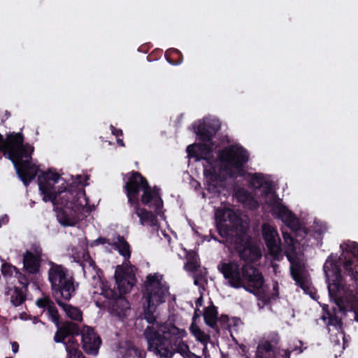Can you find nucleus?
Returning <instances> with one entry per match:
<instances>
[{"label": "nucleus", "instance_id": "30", "mask_svg": "<svg viewBox=\"0 0 358 358\" xmlns=\"http://www.w3.org/2000/svg\"><path fill=\"white\" fill-rule=\"evenodd\" d=\"M112 245L126 260H129V259L131 257L130 245L125 240L124 236L118 234L117 236V241L113 243Z\"/></svg>", "mask_w": 358, "mask_h": 358}, {"label": "nucleus", "instance_id": "41", "mask_svg": "<svg viewBox=\"0 0 358 358\" xmlns=\"http://www.w3.org/2000/svg\"><path fill=\"white\" fill-rule=\"evenodd\" d=\"M16 268L8 263H3L1 265V273L4 277H10L13 275V271L15 270Z\"/></svg>", "mask_w": 358, "mask_h": 358}, {"label": "nucleus", "instance_id": "56", "mask_svg": "<svg viewBox=\"0 0 358 358\" xmlns=\"http://www.w3.org/2000/svg\"><path fill=\"white\" fill-rule=\"evenodd\" d=\"M75 358H86L83 352L80 350H75Z\"/></svg>", "mask_w": 358, "mask_h": 358}, {"label": "nucleus", "instance_id": "45", "mask_svg": "<svg viewBox=\"0 0 358 358\" xmlns=\"http://www.w3.org/2000/svg\"><path fill=\"white\" fill-rule=\"evenodd\" d=\"M217 321L220 324V327L222 329L224 330H230L231 325L229 324V318L227 315H221L220 317H218Z\"/></svg>", "mask_w": 358, "mask_h": 358}, {"label": "nucleus", "instance_id": "20", "mask_svg": "<svg viewBox=\"0 0 358 358\" xmlns=\"http://www.w3.org/2000/svg\"><path fill=\"white\" fill-rule=\"evenodd\" d=\"M222 237L226 239V242L233 245L236 252L252 243L251 237L247 234L241 224L234 223L231 232L230 231L228 235L222 236Z\"/></svg>", "mask_w": 358, "mask_h": 358}, {"label": "nucleus", "instance_id": "33", "mask_svg": "<svg viewBox=\"0 0 358 358\" xmlns=\"http://www.w3.org/2000/svg\"><path fill=\"white\" fill-rule=\"evenodd\" d=\"M186 257L187 262L185 264L184 266L185 269L190 272L196 271L200 266L199 264L197 262L199 258L197 253L194 251L191 250L187 253Z\"/></svg>", "mask_w": 358, "mask_h": 358}, {"label": "nucleus", "instance_id": "8", "mask_svg": "<svg viewBox=\"0 0 358 358\" xmlns=\"http://www.w3.org/2000/svg\"><path fill=\"white\" fill-rule=\"evenodd\" d=\"M169 287L163 285L157 274H149L144 283L143 296L145 299L143 304V318L151 324L157 322L155 313L158 306L166 301V296L169 294Z\"/></svg>", "mask_w": 358, "mask_h": 358}, {"label": "nucleus", "instance_id": "34", "mask_svg": "<svg viewBox=\"0 0 358 358\" xmlns=\"http://www.w3.org/2000/svg\"><path fill=\"white\" fill-rule=\"evenodd\" d=\"M189 331L198 341L204 345H207L210 340V336L202 331L199 326L192 322L190 325Z\"/></svg>", "mask_w": 358, "mask_h": 358}, {"label": "nucleus", "instance_id": "23", "mask_svg": "<svg viewBox=\"0 0 358 358\" xmlns=\"http://www.w3.org/2000/svg\"><path fill=\"white\" fill-rule=\"evenodd\" d=\"M129 206L133 208L131 213V217H134V215H137L141 225L149 224L151 227H155L157 224V213L155 215L152 211L141 208L140 203Z\"/></svg>", "mask_w": 358, "mask_h": 358}, {"label": "nucleus", "instance_id": "17", "mask_svg": "<svg viewBox=\"0 0 358 358\" xmlns=\"http://www.w3.org/2000/svg\"><path fill=\"white\" fill-rule=\"evenodd\" d=\"M142 192L143 194L139 198L140 203L149 208H154L155 213L159 215L164 205L160 195V188L157 186L152 187L148 182Z\"/></svg>", "mask_w": 358, "mask_h": 358}, {"label": "nucleus", "instance_id": "29", "mask_svg": "<svg viewBox=\"0 0 358 358\" xmlns=\"http://www.w3.org/2000/svg\"><path fill=\"white\" fill-rule=\"evenodd\" d=\"M241 259L245 262H255L260 257L257 248L251 243L237 252Z\"/></svg>", "mask_w": 358, "mask_h": 358}, {"label": "nucleus", "instance_id": "24", "mask_svg": "<svg viewBox=\"0 0 358 358\" xmlns=\"http://www.w3.org/2000/svg\"><path fill=\"white\" fill-rule=\"evenodd\" d=\"M276 351L268 342H261L258 344L255 358H275ZM291 351L286 350L282 355V358H290Z\"/></svg>", "mask_w": 358, "mask_h": 358}, {"label": "nucleus", "instance_id": "32", "mask_svg": "<svg viewBox=\"0 0 358 358\" xmlns=\"http://www.w3.org/2000/svg\"><path fill=\"white\" fill-rule=\"evenodd\" d=\"M166 61L172 65L180 64L183 57L182 52L176 48L168 49L164 54Z\"/></svg>", "mask_w": 358, "mask_h": 358}, {"label": "nucleus", "instance_id": "50", "mask_svg": "<svg viewBox=\"0 0 358 358\" xmlns=\"http://www.w3.org/2000/svg\"><path fill=\"white\" fill-rule=\"evenodd\" d=\"M108 244V245H112V243L110 242L109 239L108 238H104V237H99L97 239H96L94 241V245H98V244Z\"/></svg>", "mask_w": 358, "mask_h": 358}, {"label": "nucleus", "instance_id": "51", "mask_svg": "<svg viewBox=\"0 0 358 358\" xmlns=\"http://www.w3.org/2000/svg\"><path fill=\"white\" fill-rule=\"evenodd\" d=\"M112 134L117 138L123 136V131L121 129H117L113 125L110 127Z\"/></svg>", "mask_w": 358, "mask_h": 358}, {"label": "nucleus", "instance_id": "3", "mask_svg": "<svg viewBox=\"0 0 358 358\" xmlns=\"http://www.w3.org/2000/svg\"><path fill=\"white\" fill-rule=\"evenodd\" d=\"M24 142V136L21 132H8L5 138L0 133V159L4 157L11 161L18 177L27 187L36 178L39 169L31 163L34 146Z\"/></svg>", "mask_w": 358, "mask_h": 358}, {"label": "nucleus", "instance_id": "42", "mask_svg": "<svg viewBox=\"0 0 358 358\" xmlns=\"http://www.w3.org/2000/svg\"><path fill=\"white\" fill-rule=\"evenodd\" d=\"M280 336L278 333L271 332L268 337V340L264 341V342H268L270 345L273 347L274 350H275L276 346L278 345L280 342Z\"/></svg>", "mask_w": 358, "mask_h": 358}, {"label": "nucleus", "instance_id": "59", "mask_svg": "<svg viewBox=\"0 0 358 358\" xmlns=\"http://www.w3.org/2000/svg\"><path fill=\"white\" fill-rule=\"evenodd\" d=\"M117 143L120 145V146H122L124 147V143L122 139L120 138H117Z\"/></svg>", "mask_w": 358, "mask_h": 358}, {"label": "nucleus", "instance_id": "26", "mask_svg": "<svg viewBox=\"0 0 358 358\" xmlns=\"http://www.w3.org/2000/svg\"><path fill=\"white\" fill-rule=\"evenodd\" d=\"M206 143V142H203V143H198L189 145L187 148V151L189 155L197 157L198 159L199 157L212 155L213 147L212 145Z\"/></svg>", "mask_w": 358, "mask_h": 358}, {"label": "nucleus", "instance_id": "7", "mask_svg": "<svg viewBox=\"0 0 358 358\" xmlns=\"http://www.w3.org/2000/svg\"><path fill=\"white\" fill-rule=\"evenodd\" d=\"M48 280L51 286V291L55 301L64 300L69 301L76 294L78 283L76 282L73 274L62 264L53 262L48 263Z\"/></svg>", "mask_w": 358, "mask_h": 358}, {"label": "nucleus", "instance_id": "48", "mask_svg": "<svg viewBox=\"0 0 358 358\" xmlns=\"http://www.w3.org/2000/svg\"><path fill=\"white\" fill-rule=\"evenodd\" d=\"M199 159H203L205 161V164H203V165H209V166L217 165V160H216L215 157H214L213 154H212V155H208V156H206V157H199Z\"/></svg>", "mask_w": 358, "mask_h": 358}, {"label": "nucleus", "instance_id": "55", "mask_svg": "<svg viewBox=\"0 0 358 358\" xmlns=\"http://www.w3.org/2000/svg\"><path fill=\"white\" fill-rule=\"evenodd\" d=\"M200 315H201V310H199V308H196L195 310H194V315H193V321H195L196 318H199L200 317Z\"/></svg>", "mask_w": 358, "mask_h": 358}, {"label": "nucleus", "instance_id": "22", "mask_svg": "<svg viewBox=\"0 0 358 358\" xmlns=\"http://www.w3.org/2000/svg\"><path fill=\"white\" fill-rule=\"evenodd\" d=\"M233 211L225 210L223 209H217L215 212V223L216 228L220 236H227L229 233L231 232V228L234 227V224H227V218L231 220L234 216Z\"/></svg>", "mask_w": 358, "mask_h": 358}, {"label": "nucleus", "instance_id": "2", "mask_svg": "<svg viewBox=\"0 0 358 358\" xmlns=\"http://www.w3.org/2000/svg\"><path fill=\"white\" fill-rule=\"evenodd\" d=\"M340 249L337 261L343 271L341 269L339 290L348 312H353L354 320L358 322V243L348 240L340 245Z\"/></svg>", "mask_w": 358, "mask_h": 358}, {"label": "nucleus", "instance_id": "61", "mask_svg": "<svg viewBox=\"0 0 358 358\" xmlns=\"http://www.w3.org/2000/svg\"><path fill=\"white\" fill-rule=\"evenodd\" d=\"M194 284L197 285V280H194Z\"/></svg>", "mask_w": 358, "mask_h": 358}, {"label": "nucleus", "instance_id": "58", "mask_svg": "<svg viewBox=\"0 0 358 358\" xmlns=\"http://www.w3.org/2000/svg\"><path fill=\"white\" fill-rule=\"evenodd\" d=\"M75 350H78L76 348H73L69 351V354L70 355L69 356L68 358H72V355H73L75 357Z\"/></svg>", "mask_w": 358, "mask_h": 358}, {"label": "nucleus", "instance_id": "63", "mask_svg": "<svg viewBox=\"0 0 358 358\" xmlns=\"http://www.w3.org/2000/svg\"><path fill=\"white\" fill-rule=\"evenodd\" d=\"M6 358H13V357H6Z\"/></svg>", "mask_w": 358, "mask_h": 358}, {"label": "nucleus", "instance_id": "39", "mask_svg": "<svg viewBox=\"0 0 358 358\" xmlns=\"http://www.w3.org/2000/svg\"><path fill=\"white\" fill-rule=\"evenodd\" d=\"M47 310L48 315L51 318L52 321L55 323V324L57 327H58L59 325L60 316L58 313L57 308H56L53 302L52 304H51Z\"/></svg>", "mask_w": 358, "mask_h": 358}, {"label": "nucleus", "instance_id": "52", "mask_svg": "<svg viewBox=\"0 0 358 358\" xmlns=\"http://www.w3.org/2000/svg\"><path fill=\"white\" fill-rule=\"evenodd\" d=\"M9 221L8 216L5 214L0 217V227L2 224H6Z\"/></svg>", "mask_w": 358, "mask_h": 358}, {"label": "nucleus", "instance_id": "6", "mask_svg": "<svg viewBox=\"0 0 358 358\" xmlns=\"http://www.w3.org/2000/svg\"><path fill=\"white\" fill-rule=\"evenodd\" d=\"M115 289H103V294L109 299L108 309L111 313L122 317L125 315L130 305L124 295L129 293L136 281L131 266L117 265L115 271Z\"/></svg>", "mask_w": 358, "mask_h": 358}, {"label": "nucleus", "instance_id": "54", "mask_svg": "<svg viewBox=\"0 0 358 358\" xmlns=\"http://www.w3.org/2000/svg\"><path fill=\"white\" fill-rule=\"evenodd\" d=\"M11 345H12V350L14 353H16L18 352V350H19V345L17 342L14 341L13 343H11Z\"/></svg>", "mask_w": 358, "mask_h": 358}, {"label": "nucleus", "instance_id": "10", "mask_svg": "<svg viewBox=\"0 0 358 358\" xmlns=\"http://www.w3.org/2000/svg\"><path fill=\"white\" fill-rule=\"evenodd\" d=\"M148 181L141 173L132 171L127 174V181L124 190L129 206L140 203L139 194L148 185Z\"/></svg>", "mask_w": 358, "mask_h": 358}, {"label": "nucleus", "instance_id": "49", "mask_svg": "<svg viewBox=\"0 0 358 358\" xmlns=\"http://www.w3.org/2000/svg\"><path fill=\"white\" fill-rule=\"evenodd\" d=\"M279 285L277 281H275L273 284V293L271 294V296L273 301H276L279 299Z\"/></svg>", "mask_w": 358, "mask_h": 358}, {"label": "nucleus", "instance_id": "47", "mask_svg": "<svg viewBox=\"0 0 358 358\" xmlns=\"http://www.w3.org/2000/svg\"><path fill=\"white\" fill-rule=\"evenodd\" d=\"M18 282L22 285L21 288L24 291H27L29 285V278L26 275L20 273L18 278Z\"/></svg>", "mask_w": 358, "mask_h": 358}, {"label": "nucleus", "instance_id": "13", "mask_svg": "<svg viewBox=\"0 0 358 358\" xmlns=\"http://www.w3.org/2000/svg\"><path fill=\"white\" fill-rule=\"evenodd\" d=\"M242 283L245 291H255V289L262 288L264 285V278L259 268L252 265L242 266Z\"/></svg>", "mask_w": 358, "mask_h": 358}, {"label": "nucleus", "instance_id": "9", "mask_svg": "<svg viewBox=\"0 0 358 358\" xmlns=\"http://www.w3.org/2000/svg\"><path fill=\"white\" fill-rule=\"evenodd\" d=\"M250 158L249 153L243 146L231 145L218 152V159L221 164L220 170L229 177L234 175V169L239 176L245 173V164Z\"/></svg>", "mask_w": 358, "mask_h": 358}, {"label": "nucleus", "instance_id": "40", "mask_svg": "<svg viewBox=\"0 0 358 358\" xmlns=\"http://www.w3.org/2000/svg\"><path fill=\"white\" fill-rule=\"evenodd\" d=\"M38 176H43L46 179V180L52 181L53 182L57 183L59 180V175L56 172H52L51 171H42L41 174Z\"/></svg>", "mask_w": 358, "mask_h": 358}, {"label": "nucleus", "instance_id": "53", "mask_svg": "<svg viewBox=\"0 0 358 358\" xmlns=\"http://www.w3.org/2000/svg\"><path fill=\"white\" fill-rule=\"evenodd\" d=\"M203 296H200L195 301V304L196 306V308H199L203 305Z\"/></svg>", "mask_w": 358, "mask_h": 358}, {"label": "nucleus", "instance_id": "25", "mask_svg": "<svg viewBox=\"0 0 358 358\" xmlns=\"http://www.w3.org/2000/svg\"><path fill=\"white\" fill-rule=\"evenodd\" d=\"M203 176L206 179L205 185H207V189L210 191L217 187V183L220 178V175L217 171V165H203Z\"/></svg>", "mask_w": 358, "mask_h": 358}, {"label": "nucleus", "instance_id": "19", "mask_svg": "<svg viewBox=\"0 0 358 358\" xmlns=\"http://www.w3.org/2000/svg\"><path fill=\"white\" fill-rule=\"evenodd\" d=\"M80 335L83 350L88 355H96L101 344L100 336L89 326L83 327Z\"/></svg>", "mask_w": 358, "mask_h": 358}, {"label": "nucleus", "instance_id": "43", "mask_svg": "<svg viewBox=\"0 0 358 358\" xmlns=\"http://www.w3.org/2000/svg\"><path fill=\"white\" fill-rule=\"evenodd\" d=\"M82 259H83V261L84 262L88 264L89 266L92 268L93 270H96L97 268L96 262L92 258L89 251H85L83 252Z\"/></svg>", "mask_w": 358, "mask_h": 358}, {"label": "nucleus", "instance_id": "62", "mask_svg": "<svg viewBox=\"0 0 358 358\" xmlns=\"http://www.w3.org/2000/svg\"><path fill=\"white\" fill-rule=\"evenodd\" d=\"M152 55H148V58L151 57Z\"/></svg>", "mask_w": 358, "mask_h": 358}, {"label": "nucleus", "instance_id": "44", "mask_svg": "<svg viewBox=\"0 0 358 358\" xmlns=\"http://www.w3.org/2000/svg\"><path fill=\"white\" fill-rule=\"evenodd\" d=\"M236 195H237L238 200L243 203L246 202L251 198V196H250V194L249 193V192L245 189H239L237 192Z\"/></svg>", "mask_w": 358, "mask_h": 358}, {"label": "nucleus", "instance_id": "36", "mask_svg": "<svg viewBox=\"0 0 358 358\" xmlns=\"http://www.w3.org/2000/svg\"><path fill=\"white\" fill-rule=\"evenodd\" d=\"M251 184L257 189H260L264 185H267L270 188V185L264 179L262 173H255L251 176Z\"/></svg>", "mask_w": 358, "mask_h": 358}, {"label": "nucleus", "instance_id": "60", "mask_svg": "<svg viewBox=\"0 0 358 358\" xmlns=\"http://www.w3.org/2000/svg\"><path fill=\"white\" fill-rule=\"evenodd\" d=\"M155 52L161 54L162 52V50H155V52H152V54H155Z\"/></svg>", "mask_w": 358, "mask_h": 358}, {"label": "nucleus", "instance_id": "21", "mask_svg": "<svg viewBox=\"0 0 358 358\" xmlns=\"http://www.w3.org/2000/svg\"><path fill=\"white\" fill-rule=\"evenodd\" d=\"M220 123L218 121L199 123L194 128V131L203 142H210L217 132L220 129Z\"/></svg>", "mask_w": 358, "mask_h": 358}, {"label": "nucleus", "instance_id": "35", "mask_svg": "<svg viewBox=\"0 0 358 358\" xmlns=\"http://www.w3.org/2000/svg\"><path fill=\"white\" fill-rule=\"evenodd\" d=\"M255 291H250V293L253 294L257 296L259 301H261L264 306H268L271 304L272 299L271 295L267 294L264 286L262 288L255 289Z\"/></svg>", "mask_w": 358, "mask_h": 358}, {"label": "nucleus", "instance_id": "1", "mask_svg": "<svg viewBox=\"0 0 358 358\" xmlns=\"http://www.w3.org/2000/svg\"><path fill=\"white\" fill-rule=\"evenodd\" d=\"M38 184L43 196V200L45 202L51 201L55 206L58 222L64 227L75 226L87 203L85 190L70 187L61 192H56V183L47 181L43 176H38Z\"/></svg>", "mask_w": 358, "mask_h": 358}, {"label": "nucleus", "instance_id": "46", "mask_svg": "<svg viewBox=\"0 0 358 358\" xmlns=\"http://www.w3.org/2000/svg\"><path fill=\"white\" fill-rule=\"evenodd\" d=\"M51 304H52V301L48 297L41 298L36 301V305L39 308H46L48 309Z\"/></svg>", "mask_w": 358, "mask_h": 358}, {"label": "nucleus", "instance_id": "11", "mask_svg": "<svg viewBox=\"0 0 358 358\" xmlns=\"http://www.w3.org/2000/svg\"><path fill=\"white\" fill-rule=\"evenodd\" d=\"M269 206L272 215L281 220L288 227L293 230H296L299 227L298 218L282 203V200L277 195L275 194L271 198Z\"/></svg>", "mask_w": 358, "mask_h": 358}, {"label": "nucleus", "instance_id": "5", "mask_svg": "<svg viewBox=\"0 0 358 358\" xmlns=\"http://www.w3.org/2000/svg\"><path fill=\"white\" fill-rule=\"evenodd\" d=\"M323 270L326 276L329 299L334 305L330 308L329 305L322 306L323 320L328 319V326H333L337 330L342 329V317L346 316L348 310L344 306L339 290L341 283V268L338 264L337 255L331 253L327 259Z\"/></svg>", "mask_w": 358, "mask_h": 358}, {"label": "nucleus", "instance_id": "27", "mask_svg": "<svg viewBox=\"0 0 358 358\" xmlns=\"http://www.w3.org/2000/svg\"><path fill=\"white\" fill-rule=\"evenodd\" d=\"M210 306L204 308L203 311V319L205 323L210 327L217 329V320H218V312L217 308L213 304V303L210 302Z\"/></svg>", "mask_w": 358, "mask_h": 358}, {"label": "nucleus", "instance_id": "12", "mask_svg": "<svg viewBox=\"0 0 358 358\" xmlns=\"http://www.w3.org/2000/svg\"><path fill=\"white\" fill-rule=\"evenodd\" d=\"M218 271L223 275L224 279L227 280L230 287L239 289L243 284L242 283V266L235 261H229L228 262H221L217 265Z\"/></svg>", "mask_w": 358, "mask_h": 358}, {"label": "nucleus", "instance_id": "31", "mask_svg": "<svg viewBox=\"0 0 358 358\" xmlns=\"http://www.w3.org/2000/svg\"><path fill=\"white\" fill-rule=\"evenodd\" d=\"M25 292L22 288L16 286L10 291V302L14 306H19L25 301L27 299Z\"/></svg>", "mask_w": 358, "mask_h": 358}, {"label": "nucleus", "instance_id": "57", "mask_svg": "<svg viewBox=\"0 0 358 358\" xmlns=\"http://www.w3.org/2000/svg\"><path fill=\"white\" fill-rule=\"evenodd\" d=\"M10 116V112H8V110H6L5 111V118H2L1 120V124H3L5 122V121L9 118V117Z\"/></svg>", "mask_w": 358, "mask_h": 358}, {"label": "nucleus", "instance_id": "16", "mask_svg": "<svg viewBox=\"0 0 358 358\" xmlns=\"http://www.w3.org/2000/svg\"><path fill=\"white\" fill-rule=\"evenodd\" d=\"M285 255L290 262V273L293 280L296 282V285L300 287L306 293L310 289V285L307 277L304 274L303 265L297 259L296 254L294 255L292 253L287 251Z\"/></svg>", "mask_w": 358, "mask_h": 358}, {"label": "nucleus", "instance_id": "38", "mask_svg": "<svg viewBox=\"0 0 358 358\" xmlns=\"http://www.w3.org/2000/svg\"><path fill=\"white\" fill-rule=\"evenodd\" d=\"M282 236L285 242L287 245V247L285 250V253L288 251L290 253H292L294 255H296V247L294 245V238L289 233H282Z\"/></svg>", "mask_w": 358, "mask_h": 358}, {"label": "nucleus", "instance_id": "4", "mask_svg": "<svg viewBox=\"0 0 358 358\" xmlns=\"http://www.w3.org/2000/svg\"><path fill=\"white\" fill-rule=\"evenodd\" d=\"M143 334L148 341V349L160 357L171 358L179 353L184 358H201L192 352L182 340L187 336L185 330L174 324L165 327L162 334L152 326H148Z\"/></svg>", "mask_w": 358, "mask_h": 358}, {"label": "nucleus", "instance_id": "37", "mask_svg": "<svg viewBox=\"0 0 358 358\" xmlns=\"http://www.w3.org/2000/svg\"><path fill=\"white\" fill-rule=\"evenodd\" d=\"M145 352L143 350H140L137 348H129L123 358H145Z\"/></svg>", "mask_w": 358, "mask_h": 358}, {"label": "nucleus", "instance_id": "28", "mask_svg": "<svg viewBox=\"0 0 358 358\" xmlns=\"http://www.w3.org/2000/svg\"><path fill=\"white\" fill-rule=\"evenodd\" d=\"M56 303L71 320L79 322L83 320V312L78 307L66 303L63 300L57 301Z\"/></svg>", "mask_w": 358, "mask_h": 358}, {"label": "nucleus", "instance_id": "15", "mask_svg": "<svg viewBox=\"0 0 358 358\" xmlns=\"http://www.w3.org/2000/svg\"><path fill=\"white\" fill-rule=\"evenodd\" d=\"M82 330L79 324L72 321H65L57 327V330L54 336V341L57 343H63L69 351V345L65 342L66 338H69L68 343L74 344V336L80 335Z\"/></svg>", "mask_w": 358, "mask_h": 358}, {"label": "nucleus", "instance_id": "14", "mask_svg": "<svg viewBox=\"0 0 358 358\" xmlns=\"http://www.w3.org/2000/svg\"><path fill=\"white\" fill-rule=\"evenodd\" d=\"M262 237L271 255L275 260L282 258L280 239L277 231L268 224H263L262 227Z\"/></svg>", "mask_w": 358, "mask_h": 358}, {"label": "nucleus", "instance_id": "18", "mask_svg": "<svg viewBox=\"0 0 358 358\" xmlns=\"http://www.w3.org/2000/svg\"><path fill=\"white\" fill-rule=\"evenodd\" d=\"M43 250L39 245H34L31 250L23 254V268L29 274L39 273L42 263Z\"/></svg>", "mask_w": 358, "mask_h": 358}]
</instances>
